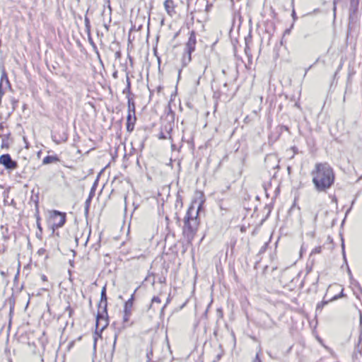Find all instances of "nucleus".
<instances>
[{
	"instance_id": "nucleus-3",
	"label": "nucleus",
	"mask_w": 362,
	"mask_h": 362,
	"mask_svg": "<svg viewBox=\"0 0 362 362\" xmlns=\"http://www.w3.org/2000/svg\"><path fill=\"white\" fill-rule=\"evenodd\" d=\"M67 220L66 212H62L57 210L47 211L45 216V222L48 228L54 233L57 230L62 228Z\"/></svg>"
},
{
	"instance_id": "nucleus-12",
	"label": "nucleus",
	"mask_w": 362,
	"mask_h": 362,
	"mask_svg": "<svg viewBox=\"0 0 362 362\" xmlns=\"http://www.w3.org/2000/svg\"><path fill=\"white\" fill-rule=\"evenodd\" d=\"M99 306H103V310H107V297L106 294V287L104 286L101 291L100 295V300L99 303Z\"/></svg>"
},
{
	"instance_id": "nucleus-8",
	"label": "nucleus",
	"mask_w": 362,
	"mask_h": 362,
	"mask_svg": "<svg viewBox=\"0 0 362 362\" xmlns=\"http://www.w3.org/2000/svg\"><path fill=\"white\" fill-rule=\"evenodd\" d=\"M197 45L196 33L194 30L190 31L189 34V38L186 42V50L189 55V59L191 58L192 53L195 50Z\"/></svg>"
},
{
	"instance_id": "nucleus-13",
	"label": "nucleus",
	"mask_w": 362,
	"mask_h": 362,
	"mask_svg": "<svg viewBox=\"0 0 362 362\" xmlns=\"http://www.w3.org/2000/svg\"><path fill=\"white\" fill-rule=\"evenodd\" d=\"M37 254L39 255V256H43L45 255V259H48L49 256L47 255V250L44 247H41L37 251Z\"/></svg>"
},
{
	"instance_id": "nucleus-2",
	"label": "nucleus",
	"mask_w": 362,
	"mask_h": 362,
	"mask_svg": "<svg viewBox=\"0 0 362 362\" xmlns=\"http://www.w3.org/2000/svg\"><path fill=\"white\" fill-rule=\"evenodd\" d=\"M194 202L195 201H193L190 204L183 219L184 224L182 229V235L188 245H192V242L197 235L201 223L199 214L202 208L204 201L200 202L197 209L194 212Z\"/></svg>"
},
{
	"instance_id": "nucleus-7",
	"label": "nucleus",
	"mask_w": 362,
	"mask_h": 362,
	"mask_svg": "<svg viewBox=\"0 0 362 362\" xmlns=\"http://www.w3.org/2000/svg\"><path fill=\"white\" fill-rule=\"evenodd\" d=\"M0 165L4 166L6 170H14L18 168V163L11 158L8 153L0 156Z\"/></svg>"
},
{
	"instance_id": "nucleus-17",
	"label": "nucleus",
	"mask_w": 362,
	"mask_h": 362,
	"mask_svg": "<svg viewBox=\"0 0 362 362\" xmlns=\"http://www.w3.org/2000/svg\"><path fill=\"white\" fill-rule=\"evenodd\" d=\"M1 148L2 149H6V150L9 148V144L6 141L5 139L2 140V142L1 144Z\"/></svg>"
},
{
	"instance_id": "nucleus-26",
	"label": "nucleus",
	"mask_w": 362,
	"mask_h": 362,
	"mask_svg": "<svg viewBox=\"0 0 362 362\" xmlns=\"http://www.w3.org/2000/svg\"><path fill=\"white\" fill-rule=\"evenodd\" d=\"M360 326L362 329V312L360 313Z\"/></svg>"
},
{
	"instance_id": "nucleus-27",
	"label": "nucleus",
	"mask_w": 362,
	"mask_h": 362,
	"mask_svg": "<svg viewBox=\"0 0 362 362\" xmlns=\"http://www.w3.org/2000/svg\"><path fill=\"white\" fill-rule=\"evenodd\" d=\"M4 129L3 123H0V131H2Z\"/></svg>"
},
{
	"instance_id": "nucleus-19",
	"label": "nucleus",
	"mask_w": 362,
	"mask_h": 362,
	"mask_svg": "<svg viewBox=\"0 0 362 362\" xmlns=\"http://www.w3.org/2000/svg\"><path fill=\"white\" fill-rule=\"evenodd\" d=\"M66 311L68 312L69 317H71L74 314V310L70 305L66 308Z\"/></svg>"
},
{
	"instance_id": "nucleus-16",
	"label": "nucleus",
	"mask_w": 362,
	"mask_h": 362,
	"mask_svg": "<svg viewBox=\"0 0 362 362\" xmlns=\"http://www.w3.org/2000/svg\"><path fill=\"white\" fill-rule=\"evenodd\" d=\"M7 250V245L5 243H0V255L4 254Z\"/></svg>"
},
{
	"instance_id": "nucleus-9",
	"label": "nucleus",
	"mask_w": 362,
	"mask_h": 362,
	"mask_svg": "<svg viewBox=\"0 0 362 362\" xmlns=\"http://www.w3.org/2000/svg\"><path fill=\"white\" fill-rule=\"evenodd\" d=\"M163 6L168 16L173 17L177 14V4L175 0H165L163 2Z\"/></svg>"
},
{
	"instance_id": "nucleus-25",
	"label": "nucleus",
	"mask_w": 362,
	"mask_h": 362,
	"mask_svg": "<svg viewBox=\"0 0 362 362\" xmlns=\"http://www.w3.org/2000/svg\"><path fill=\"white\" fill-rule=\"evenodd\" d=\"M158 138H159L160 139H167L166 136H165L163 133H160V134H159Z\"/></svg>"
},
{
	"instance_id": "nucleus-21",
	"label": "nucleus",
	"mask_w": 362,
	"mask_h": 362,
	"mask_svg": "<svg viewBox=\"0 0 362 362\" xmlns=\"http://www.w3.org/2000/svg\"><path fill=\"white\" fill-rule=\"evenodd\" d=\"M4 79H5L7 82H8L7 74L5 71H4L1 76V81H2Z\"/></svg>"
},
{
	"instance_id": "nucleus-15",
	"label": "nucleus",
	"mask_w": 362,
	"mask_h": 362,
	"mask_svg": "<svg viewBox=\"0 0 362 362\" xmlns=\"http://www.w3.org/2000/svg\"><path fill=\"white\" fill-rule=\"evenodd\" d=\"M358 353H359L360 355H362V334H361L359 337V341L357 346V352L356 353V356Z\"/></svg>"
},
{
	"instance_id": "nucleus-23",
	"label": "nucleus",
	"mask_w": 362,
	"mask_h": 362,
	"mask_svg": "<svg viewBox=\"0 0 362 362\" xmlns=\"http://www.w3.org/2000/svg\"><path fill=\"white\" fill-rule=\"evenodd\" d=\"M40 279L41 280L43 281V282H47L48 281V279L47 277V276L45 274H41L40 275Z\"/></svg>"
},
{
	"instance_id": "nucleus-4",
	"label": "nucleus",
	"mask_w": 362,
	"mask_h": 362,
	"mask_svg": "<svg viewBox=\"0 0 362 362\" xmlns=\"http://www.w3.org/2000/svg\"><path fill=\"white\" fill-rule=\"evenodd\" d=\"M135 105L134 102L128 100V114L127 116L126 127L129 132H132L134 129V126L136 122Z\"/></svg>"
},
{
	"instance_id": "nucleus-24",
	"label": "nucleus",
	"mask_w": 362,
	"mask_h": 362,
	"mask_svg": "<svg viewBox=\"0 0 362 362\" xmlns=\"http://www.w3.org/2000/svg\"><path fill=\"white\" fill-rule=\"evenodd\" d=\"M127 89L128 92H129L130 91V87H131V82H130V80H129V78H127Z\"/></svg>"
},
{
	"instance_id": "nucleus-11",
	"label": "nucleus",
	"mask_w": 362,
	"mask_h": 362,
	"mask_svg": "<svg viewBox=\"0 0 362 362\" xmlns=\"http://www.w3.org/2000/svg\"><path fill=\"white\" fill-rule=\"evenodd\" d=\"M59 162H60V158L57 154L47 156L42 159L43 165L57 163Z\"/></svg>"
},
{
	"instance_id": "nucleus-6",
	"label": "nucleus",
	"mask_w": 362,
	"mask_h": 362,
	"mask_svg": "<svg viewBox=\"0 0 362 362\" xmlns=\"http://www.w3.org/2000/svg\"><path fill=\"white\" fill-rule=\"evenodd\" d=\"M134 303V294H132L131 297L124 303L123 308V317L122 322L124 324L129 323L130 317L132 314L133 307Z\"/></svg>"
},
{
	"instance_id": "nucleus-10",
	"label": "nucleus",
	"mask_w": 362,
	"mask_h": 362,
	"mask_svg": "<svg viewBox=\"0 0 362 362\" xmlns=\"http://www.w3.org/2000/svg\"><path fill=\"white\" fill-rule=\"evenodd\" d=\"M346 296V295L344 293V288H341V291H340V293L339 295H335L332 297L330 298V299L329 300H322L321 301L320 303H319L317 305V309H320V310H322L323 308L329 302V301H333V300H335L339 298H341V297H344Z\"/></svg>"
},
{
	"instance_id": "nucleus-18",
	"label": "nucleus",
	"mask_w": 362,
	"mask_h": 362,
	"mask_svg": "<svg viewBox=\"0 0 362 362\" xmlns=\"http://www.w3.org/2000/svg\"><path fill=\"white\" fill-rule=\"evenodd\" d=\"M161 303V300L158 296H153L151 300V304L157 303L160 304Z\"/></svg>"
},
{
	"instance_id": "nucleus-14",
	"label": "nucleus",
	"mask_w": 362,
	"mask_h": 362,
	"mask_svg": "<svg viewBox=\"0 0 362 362\" xmlns=\"http://www.w3.org/2000/svg\"><path fill=\"white\" fill-rule=\"evenodd\" d=\"M322 247L319 245V246H316L315 247H314L311 252H310V255H317V254H320L322 252Z\"/></svg>"
},
{
	"instance_id": "nucleus-22",
	"label": "nucleus",
	"mask_w": 362,
	"mask_h": 362,
	"mask_svg": "<svg viewBox=\"0 0 362 362\" xmlns=\"http://www.w3.org/2000/svg\"><path fill=\"white\" fill-rule=\"evenodd\" d=\"M252 362H262L259 354H257Z\"/></svg>"
},
{
	"instance_id": "nucleus-1",
	"label": "nucleus",
	"mask_w": 362,
	"mask_h": 362,
	"mask_svg": "<svg viewBox=\"0 0 362 362\" xmlns=\"http://www.w3.org/2000/svg\"><path fill=\"white\" fill-rule=\"evenodd\" d=\"M310 176L314 188L318 192H326L334 185L336 180L333 167L326 161L315 163Z\"/></svg>"
},
{
	"instance_id": "nucleus-5",
	"label": "nucleus",
	"mask_w": 362,
	"mask_h": 362,
	"mask_svg": "<svg viewBox=\"0 0 362 362\" xmlns=\"http://www.w3.org/2000/svg\"><path fill=\"white\" fill-rule=\"evenodd\" d=\"M109 320L107 317V310L98 312L96 315L95 332L101 334L103 331L108 326Z\"/></svg>"
},
{
	"instance_id": "nucleus-20",
	"label": "nucleus",
	"mask_w": 362,
	"mask_h": 362,
	"mask_svg": "<svg viewBox=\"0 0 362 362\" xmlns=\"http://www.w3.org/2000/svg\"><path fill=\"white\" fill-rule=\"evenodd\" d=\"M40 221H41V218L40 217L39 215L37 216V218H36V222H37V228L42 230V227H41V223H40Z\"/></svg>"
}]
</instances>
